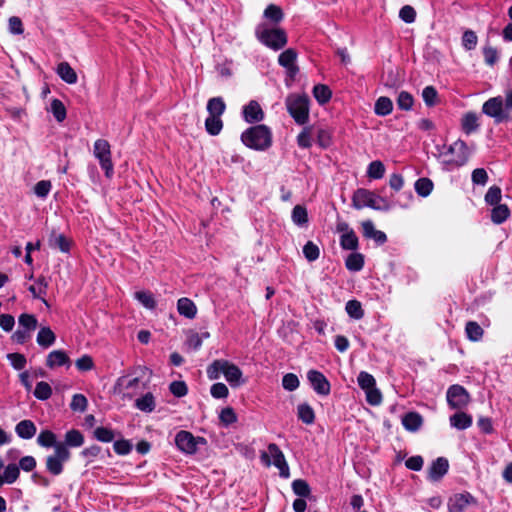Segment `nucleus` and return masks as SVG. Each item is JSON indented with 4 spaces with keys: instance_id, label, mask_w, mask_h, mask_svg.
I'll return each mask as SVG.
<instances>
[{
    "instance_id": "nucleus-45",
    "label": "nucleus",
    "mask_w": 512,
    "mask_h": 512,
    "mask_svg": "<svg viewBox=\"0 0 512 512\" xmlns=\"http://www.w3.org/2000/svg\"><path fill=\"white\" fill-rule=\"evenodd\" d=\"M205 128L210 135H218L223 128L221 117L208 116L205 120Z\"/></svg>"
},
{
    "instance_id": "nucleus-49",
    "label": "nucleus",
    "mask_w": 512,
    "mask_h": 512,
    "mask_svg": "<svg viewBox=\"0 0 512 512\" xmlns=\"http://www.w3.org/2000/svg\"><path fill=\"white\" fill-rule=\"evenodd\" d=\"M396 103L400 110L409 111L413 107L414 98H413L412 94H410L409 92L401 91L398 94Z\"/></svg>"
},
{
    "instance_id": "nucleus-12",
    "label": "nucleus",
    "mask_w": 512,
    "mask_h": 512,
    "mask_svg": "<svg viewBox=\"0 0 512 512\" xmlns=\"http://www.w3.org/2000/svg\"><path fill=\"white\" fill-rule=\"evenodd\" d=\"M482 111L484 114L494 118L498 123L507 120L509 117L504 111L503 99L500 96L488 99L483 104Z\"/></svg>"
},
{
    "instance_id": "nucleus-21",
    "label": "nucleus",
    "mask_w": 512,
    "mask_h": 512,
    "mask_svg": "<svg viewBox=\"0 0 512 512\" xmlns=\"http://www.w3.org/2000/svg\"><path fill=\"white\" fill-rule=\"evenodd\" d=\"M422 424L423 418L417 412H408L402 417V425L409 432L418 431Z\"/></svg>"
},
{
    "instance_id": "nucleus-55",
    "label": "nucleus",
    "mask_w": 512,
    "mask_h": 512,
    "mask_svg": "<svg viewBox=\"0 0 512 512\" xmlns=\"http://www.w3.org/2000/svg\"><path fill=\"white\" fill-rule=\"evenodd\" d=\"M303 254L309 262H313L319 258L320 250L315 243L308 241L303 247Z\"/></svg>"
},
{
    "instance_id": "nucleus-10",
    "label": "nucleus",
    "mask_w": 512,
    "mask_h": 512,
    "mask_svg": "<svg viewBox=\"0 0 512 512\" xmlns=\"http://www.w3.org/2000/svg\"><path fill=\"white\" fill-rule=\"evenodd\" d=\"M447 403L451 409L461 410L466 407L470 401L467 390L458 384L448 388L446 393Z\"/></svg>"
},
{
    "instance_id": "nucleus-13",
    "label": "nucleus",
    "mask_w": 512,
    "mask_h": 512,
    "mask_svg": "<svg viewBox=\"0 0 512 512\" xmlns=\"http://www.w3.org/2000/svg\"><path fill=\"white\" fill-rule=\"evenodd\" d=\"M476 504L477 500L471 493H457L448 500V512H464L469 506Z\"/></svg>"
},
{
    "instance_id": "nucleus-54",
    "label": "nucleus",
    "mask_w": 512,
    "mask_h": 512,
    "mask_svg": "<svg viewBox=\"0 0 512 512\" xmlns=\"http://www.w3.org/2000/svg\"><path fill=\"white\" fill-rule=\"evenodd\" d=\"M20 475L19 467L17 464L11 463L4 468L3 477L6 484H13L16 482Z\"/></svg>"
},
{
    "instance_id": "nucleus-56",
    "label": "nucleus",
    "mask_w": 512,
    "mask_h": 512,
    "mask_svg": "<svg viewBox=\"0 0 512 512\" xmlns=\"http://www.w3.org/2000/svg\"><path fill=\"white\" fill-rule=\"evenodd\" d=\"M293 492L300 497H308L311 489L308 483L303 479H296L292 482Z\"/></svg>"
},
{
    "instance_id": "nucleus-50",
    "label": "nucleus",
    "mask_w": 512,
    "mask_h": 512,
    "mask_svg": "<svg viewBox=\"0 0 512 512\" xmlns=\"http://www.w3.org/2000/svg\"><path fill=\"white\" fill-rule=\"evenodd\" d=\"M93 436L96 440L103 443L112 442L115 438L113 430L103 426L97 427L93 432Z\"/></svg>"
},
{
    "instance_id": "nucleus-41",
    "label": "nucleus",
    "mask_w": 512,
    "mask_h": 512,
    "mask_svg": "<svg viewBox=\"0 0 512 512\" xmlns=\"http://www.w3.org/2000/svg\"><path fill=\"white\" fill-rule=\"evenodd\" d=\"M298 418L305 424H312L315 420V413L309 404L303 403L297 407Z\"/></svg>"
},
{
    "instance_id": "nucleus-57",
    "label": "nucleus",
    "mask_w": 512,
    "mask_h": 512,
    "mask_svg": "<svg viewBox=\"0 0 512 512\" xmlns=\"http://www.w3.org/2000/svg\"><path fill=\"white\" fill-rule=\"evenodd\" d=\"M300 385V381L296 374L287 373L282 378V386L287 391H295Z\"/></svg>"
},
{
    "instance_id": "nucleus-28",
    "label": "nucleus",
    "mask_w": 512,
    "mask_h": 512,
    "mask_svg": "<svg viewBox=\"0 0 512 512\" xmlns=\"http://www.w3.org/2000/svg\"><path fill=\"white\" fill-rule=\"evenodd\" d=\"M134 406L145 413H151L156 407L155 397L151 392H147L135 400Z\"/></svg>"
},
{
    "instance_id": "nucleus-36",
    "label": "nucleus",
    "mask_w": 512,
    "mask_h": 512,
    "mask_svg": "<svg viewBox=\"0 0 512 512\" xmlns=\"http://www.w3.org/2000/svg\"><path fill=\"white\" fill-rule=\"evenodd\" d=\"M346 268L351 272H358L364 266V256L361 253H351L345 260Z\"/></svg>"
},
{
    "instance_id": "nucleus-38",
    "label": "nucleus",
    "mask_w": 512,
    "mask_h": 512,
    "mask_svg": "<svg viewBox=\"0 0 512 512\" xmlns=\"http://www.w3.org/2000/svg\"><path fill=\"white\" fill-rule=\"evenodd\" d=\"M433 187L434 184L432 180L426 177L419 178L414 184L416 193L421 197L429 196L433 190Z\"/></svg>"
},
{
    "instance_id": "nucleus-58",
    "label": "nucleus",
    "mask_w": 512,
    "mask_h": 512,
    "mask_svg": "<svg viewBox=\"0 0 512 512\" xmlns=\"http://www.w3.org/2000/svg\"><path fill=\"white\" fill-rule=\"evenodd\" d=\"M422 98L428 107L437 103L438 92L433 86H426L422 91Z\"/></svg>"
},
{
    "instance_id": "nucleus-48",
    "label": "nucleus",
    "mask_w": 512,
    "mask_h": 512,
    "mask_svg": "<svg viewBox=\"0 0 512 512\" xmlns=\"http://www.w3.org/2000/svg\"><path fill=\"white\" fill-rule=\"evenodd\" d=\"M296 60H297V52L292 48H288V49L284 50L278 56V64L280 66H282L283 68L287 67V66H291L293 64H296Z\"/></svg>"
},
{
    "instance_id": "nucleus-43",
    "label": "nucleus",
    "mask_w": 512,
    "mask_h": 512,
    "mask_svg": "<svg viewBox=\"0 0 512 512\" xmlns=\"http://www.w3.org/2000/svg\"><path fill=\"white\" fill-rule=\"evenodd\" d=\"M313 95L320 104L327 103L332 96V92L328 86L324 84H317L313 88Z\"/></svg>"
},
{
    "instance_id": "nucleus-7",
    "label": "nucleus",
    "mask_w": 512,
    "mask_h": 512,
    "mask_svg": "<svg viewBox=\"0 0 512 512\" xmlns=\"http://www.w3.org/2000/svg\"><path fill=\"white\" fill-rule=\"evenodd\" d=\"M357 383L359 387L365 392L366 401L372 405L377 406L382 402V394L376 387V380L370 373L361 371L357 376Z\"/></svg>"
},
{
    "instance_id": "nucleus-29",
    "label": "nucleus",
    "mask_w": 512,
    "mask_h": 512,
    "mask_svg": "<svg viewBox=\"0 0 512 512\" xmlns=\"http://www.w3.org/2000/svg\"><path fill=\"white\" fill-rule=\"evenodd\" d=\"M139 384L138 377H131L130 375H123L119 377L115 383V390L119 393H125L135 389Z\"/></svg>"
},
{
    "instance_id": "nucleus-19",
    "label": "nucleus",
    "mask_w": 512,
    "mask_h": 512,
    "mask_svg": "<svg viewBox=\"0 0 512 512\" xmlns=\"http://www.w3.org/2000/svg\"><path fill=\"white\" fill-rule=\"evenodd\" d=\"M37 428L33 421L25 419L18 422L15 426V433L24 440L32 439L36 434Z\"/></svg>"
},
{
    "instance_id": "nucleus-64",
    "label": "nucleus",
    "mask_w": 512,
    "mask_h": 512,
    "mask_svg": "<svg viewBox=\"0 0 512 512\" xmlns=\"http://www.w3.org/2000/svg\"><path fill=\"white\" fill-rule=\"evenodd\" d=\"M399 18L408 24H411L416 19V11L410 5H404L399 11Z\"/></svg>"
},
{
    "instance_id": "nucleus-52",
    "label": "nucleus",
    "mask_w": 512,
    "mask_h": 512,
    "mask_svg": "<svg viewBox=\"0 0 512 512\" xmlns=\"http://www.w3.org/2000/svg\"><path fill=\"white\" fill-rule=\"evenodd\" d=\"M264 17L274 23H279L282 21L284 15L282 9L279 6L270 4L264 11Z\"/></svg>"
},
{
    "instance_id": "nucleus-26",
    "label": "nucleus",
    "mask_w": 512,
    "mask_h": 512,
    "mask_svg": "<svg viewBox=\"0 0 512 512\" xmlns=\"http://www.w3.org/2000/svg\"><path fill=\"white\" fill-rule=\"evenodd\" d=\"M84 441V435L79 430L71 429L65 433L62 445H65L66 449L69 450V448L81 447Z\"/></svg>"
},
{
    "instance_id": "nucleus-30",
    "label": "nucleus",
    "mask_w": 512,
    "mask_h": 512,
    "mask_svg": "<svg viewBox=\"0 0 512 512\" xmlns=\"http://www.w3.org/2000/svg\"><path fill=\"white\" fill-rule=\"evenodd\" d=\"M461 128L467 135L472 134L479 128L478 115L475 112H467L461 119Z\"/></svg>"
},
{
    "instance_id": "nucleus-25",
    "label": "nucleus",
    "mask_w": 512,
    "mask_h": 512,
    "mask_svg": "<svg viewBox=\"0 0 512 512\" xmlns=\"http://www.w3.org/2000/svg\"><path fill=\"white\" fill-rule=\"evenodd\" d=\"M177 311L180 315L193 319L197 314V307L192 300L183 297L177 301Z\"/></svg>"
},
{
    "instance_id": "nucleus-11",
    "label": "nucleus",
    "mask_w": 512,
    "mask_h": 512,
    "mask_svg": "<svg viewBox=\"0 0 512 512\" xmlns=\"http://www.w3.org/2000/svg\"><path fill=\"white\" fill-rule=\"evenodd\" d=\"M270 456L272 458V464L279 469L280 476L288 478L290 476L289 467L285 460L283 452L280 450L277 444L271 443L268 445V454L263 453L262 459H266Z\"/></svg>"
},
{
    "instance_id": "nucleus-24",
    "label": "nucleus",
    "mask_w": 512,
    "mask_h": 512,
    "mask_svg": "<svg viewBox=\"0 0 512 512\" xmlns=\"http://www.w3.org/2000/svg\"><path fill=\"white\" fill-rule=\"evenodd\" d=\"M36 442L40 447L54 448V451L59 444H62V442L57 441L56 434L48 429H44L39 433Z\"/></svg>"
},
{
    "instance_id": "nucleus-14",
    "label": "nucleus",
    "mask_w": 512,
    "mask_h": 512,
    "mask_svg": "<svg viewBox=\"0 0 512 512\" xmlns=\"http://www.w3.org/2000/svg\"><path fill=\"white\" fill-rule=\"evenodd\" d=\"M307 379L315 393L321 396L329 395L331 385L322 372L311 369L307 372Z\"/></svg>"
},
{
    "instance_id": "nucleus-35",
    "label": "nucleus",
    "mask_w": 512,
    "mask_h": 512,
    "mask_svg": "<svg viewBox=\"0 0 512 512\" xmlns=\"http://www.w3.org/2000/svg\"><path fill=\"white\" fill-rule=\"evenodd\" d=\"M510 216V210L505 204H498L491 211V220L495 224H501Z\"/></svg>"
},
{
    "instance_id": "nucleus-23",
    "label": "nucleus",
    "mask_w": 512,
    "mask_h": 512,
    "mask_svg": "<svg viewBox=\"0 0 512 512\" xmlns=\"http://www.w3.org/2000/svg\"><path fill=\"white\" fill-rule=\"evenodd\" d=\"M449 422L451 427L457 430H465L472 425L473 419L472 416L465 412H457L450 416Z\"/></svg>"
},
{
    "instance_id": "nucleus-27",
    "label": "nucleus",
    "mask_w": 512,
    "mask_h": 512,
    "mask_svg": "<svg viewBox=\"0 0 512 512\" xmlns=\"http://www.w3.org/2000/svg\"><path fill=\"white\" fill-rule=\"evenodd\" d=\"M56 72L58 76L68 84H75L78 80L75 70L67 62L58 64Z\"/></svg>"
},
{
    "instance_id": "nucleus-6",
    "label": "nucleus",
    "mask_w": 512,
    "mask_h": 512,
    "mask_svg": "<svg viewBox=\"0 0 512 512\" xmlns=\"http://www.w3.org/2000/svg\"><path fill=\"white\" fill-rule=\"evenodd\" d=\"M93 155L98 160L105 176L111 179L114 175V165L112 162L111 146L107 140L97 139L93 146Z\"/></svg>"
},
{
    "instance_id": "nucleus-5",
    "label": "nucleus",
    "mask_w": 512,
    "mask_h": 512,
    "mask_svg": "<svg viewBox=\"0 0 512 512\" xmlns=\"http://www.w3.org/2000/svg\"><path fill=\"white\" fill-rule=\"evenodd\" d=\"M286 107L299 125H304L309 119V99L306 95L292 94L286 99Z\"/></svg>"
},
{
    "instance_id": "nucleus-31",
    "label": "nucleus",
    "mask_w": 512,
    "mask_h": 512,
    "mask_svg": "<svg viewBox=\"0 0 512 512\" xmlns=\"http://www.w3.org/2000/svg\"><path fill=\"white\" fill-rule=\"evenodd\" d=\"M393 110V102L389 97H379L374 105V113L378 116H387Z\"/></svg>"
},
{
    "instance_id": "nucleus-16",
    "label": "nucleus",
    "mask_w": 512,
    "mask_h": 512,
    "mask_svg": "<svg viewBox=\"0 0 512 512\" xmlns=\"http://www.w3.org/2000/svg\"><path fill=\"white\" fill-rule=\"evenodd\" d=\"M224 377L232 388H236L245 383L243 373L238 366L229 361H225Z\"/></svg>"
},
{
    "instance_id": "nucleus-32",
    "label": "nucleus",
    "mask_w": 512,
    "mask_h": 512,
    "mask_svg": "<svg viewBox=\"0 0 512 512\" xmlns=\"http://www.w3.org/2000/svg\"><path fill=\"white\" fill-rule=\"evenodd\" d=\"M226 105L221 97H213L208 100L207 111L209 116L221 117L225 112Z\"/></svg>"
},
{
    "instance_id": "nucleus-53",
    "label": "nucleus",
    "mask_w": 512,
    "mask_h": 512,
    "mask_svg": "<svg viewBox=\"0 0 512 512\" xmlns=\"http://www.w3.org/2000/svg\"><path fill=\"white\" fill-rule=\"evenodd\" d=\"M33 394L37 399L44 401L51 397L52 388L47 382L41 381L36 384Z\"/></svg>"
},
{
    "instance_id": "nucleus-60",
    "label": "nucleus",
    "mask_w": 512,
    "mask_h": 512,
    "mask_svg": "<svg viewBox=\"0 0 512 512\" xmlns=\"http://www.w3.org/2000/svg\"><path fill=\"white\" fill-rule=\"evenodd\" d=\"M52 184L49 180H41L34 186V193L37 197L45 199L50 193Z\"/></svg>"
},
{
    "instance_id": "nucleus-37",
    "label": "nucleus",
    "mask_w": 512,
    "mask_h": 512,
    "mask_svg": "<svg viewBox=\"0 0 512 512\" xmlns=\"http://www.w3.org/2000/svg\"><path fill=\"white\" fill-rule=\"evenodd\" d=\"M293 223L298 227H304L308 223L307 209L302 205H296L291 214Z\"/></svg>"
},
{
    "instance_id": "nucleus-47",
    "label": "nucleus",
    "mask_w": 512,
    "mask_h": 512,
    "mask_svg": "<svg viewBox=\"0 0 512 512\" xmlns=\"http://www.w3.org/2000/svg\"><path fill=\"white\" fill-rule=\"evenodd\" d=\"M385 174V166L380 160L372 161L367 168V176L371 179H381Z\"/></svg>"
},
{
    "instance_id": "nucleus-1",
    "label": "nucleus",
    "mask_w": 512,
    "mask_h": 512,
    "mask_svg": "<svg viewBox=\"0 0 512 512\" xmlns=\"http://www.w3.org/2000/svg\"><path fill=\"white\" fill-rule=\"evenodd\" d=\"M442 163L448 171L464 166L470 157V151L467 144L458 139L449 146H444L440 152Z\"/></svg>"
},
{
    "instance_id": "nucleus-8",
    "label": "nucleus",
    "mask_w": 512,
    "mask_h": 512,
    "mask_svg": "<svg viewBox=\"0 0 512 512\" xmlns=\"http://www.w3.org/2000/svg\"><path fill=\"white\" fill-rule=\"evenodd\" d=\"M174 442L179 451L193 455L198 451L199 445L206 444V439L200 436L196 437L189 431L180 430L176 433Z\"/></svg>"
},
{
    "instance_id": "nucleus-63",
    "label": "nucleus",
    "mask_w": 512,
    "mask_h": 512,
    "mask_svg": "<svg viewBox=\"0 0 512 512\" xmlns=\"http://www.w3.org/2000/svg\"><path fill=\"white\" fill-rule=\"evenodd\" d=\"M478 42L477 35L472 30H466L462 36V45L466 50H473Z\"/></svg>"
},
{
    "instance_id": "nucleus-3",
    "label": "nucleus",
    "mask_w": 512,
    "mask_h": 512,
    "mask_svg": "<svg viewBox=\"0 0 512 512\" xmlns=\"http://www.w3.org/2000/svg\"><path fill=\"white\" fill-rule=\"evenodd\" d=\"M352 205L357 210L369 207L378 211H388L391 208L386 198L364 188H359L354 192Z\"/></svg>"
},
{
    "instance_id": "nucleus-17",
    "label": "nucleus",
    "mask_w": 512,
    "mask_h": 512,
    "mask_svg": "<svg viewBox=\"0 0 512 512\" xmlns=\"http://www.w3.org/2000/svg\"><path fill=\"white\" fill-rule=\"evenodd\" d=\"M363 236L372 239L377 245H383L387 241V236L383 231L377 230L371 220H365L361 224Z\"/></svg>"
},
{
    "instance_id": "nucleus-20",
    "label": "nucleus",
    "mask_w": 512,
    "mask_h": 512,
    "mask_svg": "<svg viewBox=\"0 0 512 512\" xmlns=\"http://www.w3.org/2000/svg\"><path fill=\"white\" fill-rule=\"evenodd\" d=\"M69 362L70 359L63 350H53L46 358V366L50 369L67 365Z\"/></svg>"
},
{
    "instance_id": "nucleus-51",
    "label": "nucleus",
    "mask_w": 512,
    "mask_h": 512,
    "mask_svg": "<svg viewBox=\"0 0 512 512\" xmlns=\"http://www.w3.org/2000/svg\"><path fill=\"white\" fill-rule=\"evenodd\" d=\"M51 113L58 122H63L66 118V108L61 100L53 99L50 105Z\"/></svg>"
},
{
    "instance_id": "nucleus-40",
    "label": "nucleus",
    "mask_w": 512,
    "mask_h": 512,
    "mask_svg": "<svg viewBox=\"0 0 512 512\" xmlns=\"http://www.w3.org/2000/svg\"><path fill=\"white\" fill-rule=\"evenodd\" d=\"M135 299L149 310L155 309L157 303L153 294L149 291H137L134 294Z\"/></svg>"
},
{
    "instance_id": "nucleus-34",
    "label": "nucleus",
    "mask_w": 512,
    "mask_h": 512,
    "mask_svg": "<svg viewBox=\"0 0 512 512\" xmlns=\"http://www.w3.org/2000/svg\"><path fill=\"white\" fill-rule=\"evenodd\" d=\"M47 287L48 282L43 277L39 278L34 285H31L29 287V291L31 292L33 297L41 299L46 306H48V303L45 300L44 296L47 293Z\"/></svg>"
},
{
    "instance_id": "nucleus-39",
    "label": "nucleus",
    "mask_w": 512,
    "mask_h": 512,
    "mask_svg": "<svg viewBox=\"0 0 512 512\" xmlns=\"http://www.w3.org/2000/svg\"><path fill=\"white\" fill-rule=\"evenodd\" d=\"M19 327L31 333L38 326V320L33 314L23 313L18 318Z\"/></svg>"
},
{
    "instance_id": "nucleus-44",
    "label": "nucleus",
    "mask_w": 512,
    "mask_h": 512,
    "mask_svg": "<svg viewBox=\"0 0 512 512\" xmlns=\"http://www.w3.org/2000/svg\"><path fill=\"white\" fill-rule=\"evenodd\" d=\"M465 332L467 335V338L471 341H479L483 336V329L482 327L475 321H469L466 324Z\"/></svg>"
},
{
    "instance_id": "nucleus-61",
    "label": "nucleus",
    "mask_w": 512,
    "mask_h": 512,
    "mask_svg": "<svg viewBox=\"0 0 512 512\" xmlns=\"http://www.w3.org/2000/svg\"><path fill=\"white\" fill-rule=\"evenodd\" d=\"M501 200V189L498 186H491L485 194L487 204L496 206Z\"/></svg>"
},
{
    "instance_id": "nucleus-15",
    "label": "nucleus",
    "mask_w": 512,
    "mask_h": 512,
    "mask_svg": "<svg viewBox=\"0 0 512 512\" xmlns=\"http://www.w3.org/2000/svg\"><path fill=\"white\" fill-rule=\"evenodd\" d=\"M242 115L247 123H259L264 119V112L260 104L255 100H251L243 107Z\"/></svg>"
},
{
    "instance_id": "nucleus-46",
    "label": "nucleus",
    "mask_w": 512,
    "mask_h": 512,
    "mask_svg": "<svg viewBox=\"0 0 512 512\" xmlns=\"http://www.w3.org/2000/svg\"><path fill=\"white\" fill-rule=\"evenodd\" d=\"M226 360H215L207 367V377L210 380H217L224 374Z\"/></svg>"
},
{
    "instance_id": "nucleus-2",
    "label": "nucleus",
    "mask_w": 512,
    "mask_h": 512,
    "mask_svg": "<svg viewBox=\"0 0 512 512\" xmlns=\"http://www.w3.org/2000/svg\"><path fill=\"white\" fill-rule=\"evenodd\" d=\"M241 141L250 149L264 151L272 144V132L266 125H255L241 134Z\"/></svg>"
},
{
    "instance_id": "nucleus-22",
    "label": "nucleus",
    "mask_w": 512,
    "mask_h": 512,
    "mask_svg": "<svg viewBox=\"0 0 512 512\" xmlns=\"http://www.w3.org/2000/svg\"><path fill=\"white\" fill-rule=\"evenodd\" d=\"M56 341V335L50 327L43 326L39 329L36 342L43 349L51 347Z\"/></svg>"
},
{
    "instance_id": "nucleus-62",
    "label": "nucleus",
    "mask_w": 512,
    "mask_h": 512,
    "mask_svg": "<svg viewBox=\"0 0 512 512\" xmlns=\"http://www.w3.org/2000/svg\"><path fill=\"white\" fill-rule=\"evenodd\" d=\"M297 144L301 148H310L312 146L311 128L305 127L297 136Z\"/></svg>"
},
{
    "instance_id": "nucleus-59",
    "label": "nucleus",
    "mask_w": 512,
    "mask_h": 512,
    "mask_svg": "<svg viewBox=\"0 0 512 512\" xmlns=\"http://www.w3.org/2000/svg\"><path fill=\"white\" fill-rule=\"evenodd\" d=\"M87 398L83 394H74L70 403V408L75 412H84L87 408Z\"/></svg>"
},
{
    "instance_id": "nucleus-9",
    "label": "nucleus",
    "mask_w": 512,
    "mask_h": 512,
    "mask_svg": "<svg viewBox=\"0 0 512 512\" xmlns=\"http://www.w3.org/2000/svg\"><path fill=\"white\" fill-rule=\"evenodd\" d=\"M71 457L70 450L65 445L59 444L53 454L46 458V470L53 476L60 475L64 470V463Z\"/></svg>"
},
{
    "instance_id": "nucleus-42",
    "label": "nucleus",
    "mask_w": 512,
    "mask_h": 512,
    "mask_svg": "<svg viewBox=\"0 0 512 512\" xmlns=\"http://www.w3.org/2000/svg\"><path fill=\"white\" fill-rule=\"evenodd\" d=\"M345 311L351 318L355 320H360L364 316V310L362 308L361 303L355 299L349 300L346 303Z\"/></svg>"
},
{
    "instance_id": "nucleus-18",
    "label": "nucleus",
    "mask_w": 512,
    "mask_h": 512,
    "mask_svg": "<svg viewBox=\"0 0 512 512\" xmlns=\"http://www.w3.org/2000/svg\"><path fill=\"white\" fill-rule=\"evenodd\" d=\"M449 463L446 458L439 457L432 462L429 469V479L432 481L440 480L448 471Z\"/></svg>"
},
{
    "instance_id": "nucleus-33",
    "label": "nucleus",
    "mask_w": 512,
    "mask_h": 512,
    "mask_svg": "<svg viewBox=\"0 0 512 512\" xmlns=\"http://www.w3.org/2000/svg\"><path fill=\"white\" fill-rule=\"evenodd\" d=\"M340 246L343 250L355 251L359 247V241L354 230L343 233L340 236Z\"/></svg>"
},
{
    "instance_id": "nucleus-4",
    "label": "nucleus",
    "mask_w": 512,
    "mask_h": 512,
    "mask_svg": "<svg viewBox=\"0 0 512 512\" xmlns=\"http://www.w3.org/2000/svg\"><path fill=\"white\" fill-rule=\"evenodd\" d=\"M256 37L263 45L274 51L281 50L288 42L287 34L283 29L266 25L257 27Z\"/></svg>"
}]
</instances>
